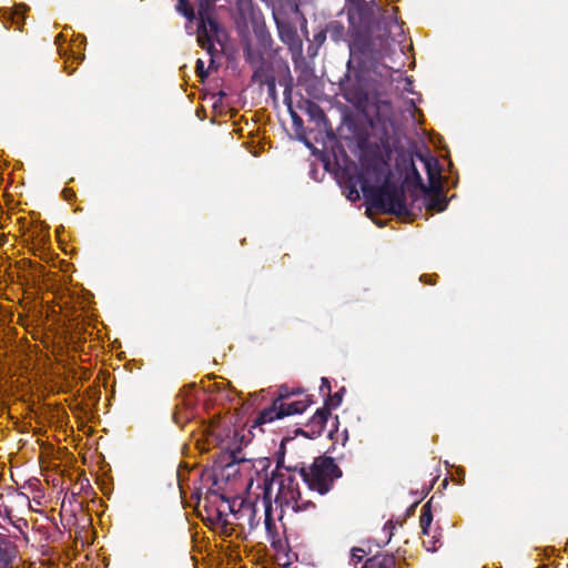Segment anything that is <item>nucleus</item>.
Masks as SVG:
<instances>
[{
	"mask_svg": "<svg viewBox=\"0 0 568 568\" xmlns=\"http://www.w3.org/2000/svg\"><path fill=\"white\" fill-rule=\"evenodd\" d=\"M278 400L282 402L283 405V415L290 416L294 414L303 413L310 405V400L306 396L298 399H292L288 395H281Z\"/></svg>",
	"mask_w": 568,
	"mask_h": 568,
	"instance_id": "nucleus-5",
	"label": "nucleus"
},
{
	"mask_svg": "<svg viewBox=\"0 0 568 568\" xmlns=\"http://www.w3.org/2000/svg\"><path fill=\"white\" fill-rule=\"evenodd\" d=\"M209 7L210 3L207 0L200 1L197 43L202 49L212 53L214 41L223 43L225 40V32L211 16Z\"/></svg>",
	"mask_w": 568,
	"mask_h": 568,
	"instance_id": "nucleus-3",
	"label": "nucleus"
},
{
	"mask_svg": "<svg viewBox=\"0 0 568 568\" xmlns=\"http://www.w3.org/2000/svg\"><path fill=\"white\" fill-rule=\"evenodd\" d=\"M363 555H364V550H362V549H353V551H352V561L354 562L355 567L362 560Z\"/></svg>",
	"mask_w": 568,
	"mask_h": 568,
	"instance_id": "nucleus-14",
	"label": "nucleus"
},
{
	"mask_svg": "<svg viewBox=\"0 0 568 568\" xmlns=\"http://www.w3.org/2000/svg\"><path fill=\"white\" fill-rule=\"evenodd\" d=\"M331 413L326 407L318 408L308 422L312 436H320L328 420Z\"/></svg>",
	"mask_w": 568,
	"mask_h": 568,
	"instance_id": "nucleus-6",
	"label": "nucleus"
},
{
	"mask_svg": "<svg viewBox=\"0 0 568 568\" xmlns=\"http://www.w3.org/2000/svg\"><path fill=\"white\" fill-rule=\"evenodd\" d=\"M275 22H276V24H277V28H280V29H281V24H280L278 19H275Z\"/></svg>",
	"mask_w": 568,
	"mask_h": 568,
	"instance_id": "nucleus-20",
	"label": "nucleus"
},
{
	"mask_svg": "<svg viewBox=\"0 0 568 568\" xmlns=\"http://www.w3.org/2000/svg\"><path fill=\"white\" fill-rule=\"evenodd\" d=\"M283 405L282 402L276 398L272 406L265 408L258 416L257 422L260 424L271 423L274 419L283 418Z\"/></svg>",
	"mask_w": 568,
	"mask_h": 568,
	"instance_id": "nucleus-7",
	"label": "nucleus"
},
{
	"mask_svg": "<svg viewBox=\"0 0 568 568\" xmlns=\"http://www.w3.org/2000/svg\"><path fill=\"white\" fill-rule=\"evenodd\" d=\"M371 174L369 169H366L361 180L362 192L369 203L367 213L371 214L373 211H376L393 213L398 216L407 215L408 207L406 205L405 194L403 190L388 181L386 164L379 162L373 170L374 182L377 185L371 183Z\"/></svg>",
	"mask_w": 568,
	"mask_h": 568,
	"instance_id": "nucleus-1",
	"label": "nucleus"
},
{
	"mask_svg": "<svg viewBox=\"0 0 568 568\" xmlns=\"http://www.w3.org/2000/svg\"><path fill=\"white\" fill-rule=\"evenodd\" d=\"M361 193L355 185L351 186L347 192V199L352 202L359 200Z\"/></svg>",
	"mask_w": 568,
	"mask_h": 568,
	"instance_id": "nucleus-13",
	"label": "nucleus"
},
{
	"mask_svg": "<svg viewBox=\"0 0 568 568\" xmlns=\"http://www.w3.org/2000/svg\"><path fill=\"white\" fill-rule=\"evenodd\" d=\"M245 442L244 435H239L234 432L233 437L223 439L221 442L222 449L229 454L231 464H245L248 462L246 454L242 450V445Z\"/></svg>",
	"mask_w": 568,
	"mask_h": 568,
	"instance_id": "nucleus-4",
	"label": "nucleus"
},
{
	"mask_svg": "<svg viewBox=\"0 0 568 568\" xmlns=\"http://www.w3.org/2000/svg\"><path fill=\"white\" fill-rule=\"evenodd\" d=\"M446 201L445 199H440L439 196H436L435 199H432V201L428 204L429 210H434L437 212H442L446 209Z\"/></svg>",
	"mask_w": 568,
	"mask_h": 568,
	"instance_id": "nucleus-12",
	"label": "nucleus"
},
{
	"mask_svg": "<svg viewBox=\"0 0 568 568\" xmlns=\"http://www.w3.org/2000/svg\"><path fill=\"white\" fill-rule=\"evenodd\" d=\"M365 0H349L353 4L359 7Z\"/></svg>",
	"mask_w": 568,
	"mask_h": 568,
	"instance_id": "nucleus-18",
	"label": "nucleus"
},
{
	"mask_svg": "<svg viewBox=\"0 0 568 568\" xmlns=\"http://www.w3.org/2000/svg\"><path fill=\"white\" fill-rule=\"evenodd\" d=\"M176 9L183 13L186 18L193 19L194 18V11L193 9L187 4L186 0H179V3L176 6Z\"/></svg>",
	"mask_w": 568,
	"mask_h": 568,
	"instance_id": "nucleus-11",
	"label": "nucleus"
},
{
	"mask_svg": "<svg viewBox=\"0 0 568 568\" xmlns=\"http://www.w3.org/2000/svg\"><path fill=\"white\" fill-rule=\"evenodd\" d=\"M321 390L322 392H326L327 394L331 392V385H329V382L326 378H322Z\"/></svg>",
	"mask_w": 568,
	"mask_h": 568,
	"instance_id": "nucleus-17",
	"label": "nucleus"
},
{
	"mask_svg": "<svg viewBox=\"0 0 568 568\" xmlns=\"http://www.w3.org/2000/svg\"><path fill=\"white\" fill-rule=\"evenodd\" d=\"M432 514L428 509H426V506L423 508L422 515L419 517V525L422 528L423 534H427V530L432 524Z\"/></svg>",
	"mask_w": 568,
	"mask_h": 568,
	"instance_id": "nucleus-9",
	"label": "nucleus"
},
{
	"mask_svg": "<svg viewBox=\"0 0 568 568\" xmlns=\"http://www.w3.org/2000/svg\"><path fill=\"white\" fill-rule=\"evenodd\" d=\"M363 568H395V559L388 555L375 556L369 558Z\"/></svg>",
	"mask_w": 568,
	"mask_h": 568,
	"instance_id": "nucleus-8",
	"label": "nucleus"
},
{
	"mask_svg": "<svg viewBox=\"0 0 568 568\" xmlns=\"http://www.w3.org/2000/svg\"><path fill=\"white\" fill-rule=\"evenodd\" d=\"M339 476V470L329 457H318L308 470L303 471L304 480L308 487L320 494L328 491L333 480Z\"/></svg>",
	"mask_w": 568,
	"mask_h": 568,
	"instance_id": "nucleus-2",
	"label": "nucleus"
},
{
	"mask_svg": "<svg viewBox=\"0 0 568 568\" xmlns=\"http://www.w3.org/2000/svg\"><path fill=\"white\" fill-rule=\"evenodd\" d=\"M203 69H204V62H203L201 59H199V60L196 61V72H197V74H199L200 77H203V75H204V71H203Z\"/></svg>",
	"mask_w": 568,
	"mask_h": 568,
	"instance_id": "nucleus-16",
	"label": "nucleus"
},
{
	"mask_svg": "<svg viewBox=\"0 0 568 568\" xmlns=\"http://www.w3.org/2000/svg\"><path fill=\"white\" fill-rule=\"evenodd\" d=\"M432 162H433V159H429V160L425 161V165H426V169L428 172L430 183L433 186H435L439 182L440 174L437 171L432 169Z\"/></svg>",
	"mask_w": 568,
	"mask_h": 568,
	"instance_id": "nucleus-10",
	"label": "nucleus"
},
{
	"mask_svg": "<svg viewBox=\"0 0 568 568\" xmlns=\"http://www.w3.org/2000/svg\"><path fill=\"white\" fill-rule=\"evenodd\" d=\"M275 22H276V24H277V28H280V29H281V24H280L278 19H275Z\"/></svg>",
	"mask_w": 568,
	"mask_h": 568,
	"instance_id": "nucleus-19",
	"label": "nucleus"
},
{
	"mask_svg": "<svg viewBox=\"0 0 568 568\" xmlns=\"http://www.w3.org/2000/svg\"><path fill=\"white\" fill-rule=\"evenodd\" d=\"M275 484H276V478H272L270 481L266 479L265 480V493L271 495Z\"/></svg>",
	"mask_w": 568,
	"mask_h": 568,
	"instance_id": "nucleus-15",
	"label": "nucleus"
},
{
	"mask_svg": "<svg viewBox=\"0 0 568 568\" xmlns=\"http://www.w3.org/2000/svg\"><path fill=\"white\" fill-rule=\"evenodd\" d=\"M275 22H276V24H277V28H280V29H281V24H280L278 19H275Z\"/></svg>",
	"mask_w": 568,
	"mask_h": 568,
	"instance_id": "nucleus-21",
	"label": "nucleus"
}]
</instances>
